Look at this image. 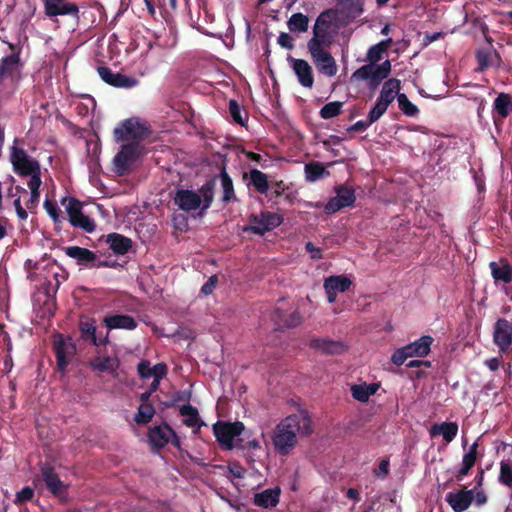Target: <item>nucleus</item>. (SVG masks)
Segmentation results:
<instances>
[{"label": "nucleus", "mask_w": 512, "mask_h": 512, "mask_svg": "<svg viewBox=\"0 0 512 512\" xmlns=\"http://www.w3.org/2000/svg\"><path fill=\"white\" fill-rule=\"evenodd\" d=\"M312 432V421L306 410L299 409L280 421L275 427L272 443L280 455H288L297 444V436L309 435Z\"/></svg>", "instance_id": "f257e3e1"}, {"label": "nucleus", "mask_w": 512, "mask_h": 512, "mask_svg": "<svg viewBox=\"0 0 512 512\" xmlns=\"http://www.w3.org/2000/svg\"><path fill=\"white\" fill-rule=\"evenodd\" d=\"M213 197L214 183L208 181L198 191L178 189L174 196V203L180 210L188 213L197 209L206 211L211 206Z\"/></svg>", "instance_id": "f03ea898"}, {"label": "nucleus", "mask_w": 512, "mask_h": 512, "mask_svg": "<svg viewBox=\"0 0 512 512\" xmlns=\"http://www.w3.org/2000/svg\"><path fill=\"white\" fill-rule=\"evenodd\" d=\"M143 155L144 147L141 143L137 141L123 143L120 150L113 158L114 172L119 176L125 175Z\"/></svg>", "instance_id": "7ed1b4c3"}, {"label": "nucleus", "mask_w": 512, "mask_h": 512, "mask_svg": "<svg viewBox=\"0 0 512 512\" xmlns=\"http://www.w3.org/2000/svg\"><path fill=\"white\" fill-rule=\"evenodd\" d=\"M149 125L145 120L138 117H131L121 122L114 129V136L117 142L137 141L141 143L149 134Z\"/></svg>", "instance_id": "20e7f679"}, {"label": "nucleus", "mask_w": 512, "mask_h": 512, "mask_svg": "<svg viewBox=\"0 0 512 512\" xmlns=\"http://www.w3.org/2000/svg\"><path fill=\"white\" fill-rule=\"evenodd\" d=\"M391 71V63L389 60L381 64L369 63L358 68L351 75L353 81H368L371 88L377 87L382 80L388 77Z\"/></svg>", "instance_id": "39448f33"}, {"label": "nucleus", "mask_w": 512, "mask_h": 512, "mask_svg": "<svg viewBox=\"0 0 512 512\" xmlns=\"http://www.w3.org/2000/svg\"><path fill=\"white\" fill-rule=\"evenodd\" d=\"M62 204L65 206L66 213L69 218L70 224L84 230L87 233H92L95 228V222L82 212V204L75 198H63Z\"/></svg>", "instance_id": "423d86ee"}, {"label": "nucleus", "mask_w": 512, "mask_h": 512, "mask_svg": "<svg viewBox=\"0 0 512 512\" xmlns=\"http://www.w3.org/2000/svg\"><path fill=\"white\" fill-rule=\"evenodd\" d=\"M244 428L242 422H217L213 426V432L219 444L223 448L231 450L235 446L236 437L240 436Z\"/></svg>", "instance_id": "0eeeda50"}, {"label": "nucleus", "mask_w": 512, "mask_h": 512, "mask_svg": "<svg viewBox=\"0 0 512 512\" xmlns=\"http://www.w3.org/2000/svg\"><path fill=\"white\" fill-rule=\"evenodd\" d=\"M282 222L283 218L278 213L262 211L257 215L251 216L250 225L244 230L258 235H264L266 232L278 227Z\"/></svg>", "instance_id": "6e6552de"}, {"label": "nucleus", "mask_w": 512, "mask_h": 512, "mask_svg": "<svg viewBox=\"0 0 512 512\" xmlns=\"http://www.w3.org/2000/svg\"><path fill=\"white\" fill-rule=\"evenodd\" d=\"M54 347L58 369L64 372L76 354V345L71 337L57 334L54 337Z\"/></svg>", "instance_id": "1a4fd4ad"}, {"label": "nucleus", "mask_w": 512, "mask_h": 512, "mask_svg": "<svg viewBox=\"0 0 512 512\" xmlns=\"http://www.w3.org/2000/svg\"><path fill=\"white\" fill-rule=\"evenodd\" d=\"M309 53L321 74L327 77H333L336 75L338 71L337 64L328 51L323 48H318V45L313 42L310 45Z\"/></svg>", "instance_id": "9d476101"}, {"label": "nucleus", "mask_w": 512, "mask_h": 512, "mask_svg": "<svg viewBox=\"0 0 512 512\" xmlns=\"http://www.w3.org/2000/svg\"><path fill=\"white\" fill-rule=\"evenodd\" d=\"M335 192L336 195L331 198L324 207L325 212L328 214L352 206L356 200L355 192L352 188L340 186L336 188Z\"/></svg>", "instance_id": "9b49d317"}, {"label": "nucleus", "mask_w": 512, "mask_h": 512, "mask_svg": "<svg viewBox=\"0 0 512 512\" xmlns=\"http://www.w3.org/2000/svg\"><path fill=\"white\" fill-rule=\"evenodd\" d=\"M148 438L150 444L157 449L163 448L166 444L169 443L171 439L173 440L175 446L178 447L180 445V441L177 438L175 432L167 424H162L151 428L148 433Z\"/></svg>", "instance_id": "f8f14e48"}, {"label": "nucleus", "mask_w": 512, "mask_h": 512, "mask_svg": "<svg viewBox=\"0 0 512 512\" xmlns=\"http://www.w3.org/2000/svg\"><path fill=\"white\" fill-rule=\"evenodd\" d=\"M352 285V281L346 275H334L325 278L324 290L329 303H334L338 293H344Z\"/></svg>", "instance_id": "ddd939ff"}, {"label": "nucleus", "mask_w": 512, "mask_h": 512, "mask_svg": "<svg viewBox=\"0 0 512 512\" xmlns=\"http://www.w3.org/2000/svg\"><path fill=\"white\" fill-rule=\"evenodd\" d=\"M45 15L49 18L57 16H77L78 7L67 0H43Z\"/></svg>", "instance_id": "4468645a"}, {"label": "nucleus", "mask_w": 512, "mask_h": 512, "mask_svg": "<svg viewBox=\"0 0 512 512\" xmlns=\"http://www.w3.org/2000/svg\"><path fill=\"white\" fill-rule=\"evenodd\" d=\"M493 340L501 352H506L512 344V323L498 319L494 326Z\"/></svg>", "instance_id": "2eb2a0df"}, {"label": "nucleus", "mask_w": 512, "mask_h": 512, "mask_svg": "<svg viewBox=\"0 0 512 512\" xmlns=\"http://www.w3.org/2000/svg\"><path fill=\"white\" fill-rule=\"evenodd\" d=\"M98 75L107 84L118 88H132L137 85V80L121 73H114L108 67H99Z\"/></svg>", "instance_id": "dca6fc26"}, {"label": "nucleus", "mask_w": 512, "mask_h": 512, "mask_svg": "<svg viewBox=\"0 0 512 512\" xmlns=\"http://www.w3.org/2000/svg\"><path fill=\"white\" fill-rule=\"evenodd\" d=\"M474 500V489L449 492L445 496V501L454 512H464Z\"/></svg>", "instance_id": "f3484780"}, {"label": "nucleus", "mask_w": 512, "mask_h": 512, "mask_svg": "<svg viewBox=\"0 0 512 512\" xmlns=\"http://www.w3.org/2000/svg\"><path fill=\"white\" fill-rule=\"evenodd\" d=\"M291 67L297 76L299 83L305 88H311L314 83L312 67L306 60L289 58Z\"/></svg>", "instance_id": "a211bd4d"}, {"label": "nucleus", "mask_w": 512, "mask_h": 512, "mask_svg": "<svg viewBox=\"0 0 512 512\" xmlns=\"http://www.w3.org/2000/svg\"><path fill=\"white\" fill-rule=\"evenodd\" d=\"M65 254L75 260L77 265L84 267L94 266L96 254L91 250L79 246H68L64 248Z\"/></svg>", "instance_id": "6ab92c4d"}, {"label": "nucleus", "mask_w": 512, "mask_h": 512, "mask_svg": "<svg viewBox=\"0 0 512 512\" xmlns=\"http://www.w3.org/2000/svg\"><path fill=\"white\" fill-rule=\"evenodd\" d=\"M458 424L456 422L435 423L429 429V435L434 438L442 436L446 444L451 443L458 434Z\"/></svg>", "instance_id": "aec40b11"}, {"label": "nucleus", "mask_w": 512, "mask_h": 512, "mask_svg": "<svg viewBox=\"0 0 512 512\" xmlns=\"http://www.w3.org/2000/svg\"><path fill=\"white\" fill-rule=\"evenodd\" d=\"M41 471L43 480L49 491L55 496L62 497L66 492L67 486L60 480L53 468L43 467Z\"/></svg>", "instance_id": "412c9836"}, {"label": "nucleus", "mask_w": 512, "mask_h": 512, "mask_svg": "<svg viewBox=\"0 0 512 512\" xmlns=\"http://www.w3.org/2000/svg\"><path fill=\"white\" fill-rule=\"evenodd\" d=\"M103 323L109 330L123 329V330H134L138 324L136 320L129 315L116 314L109 315L103 319Z\"/></svg>", "instance_id": "4be33fe9"}, {"label": "nucleus", "mask_w": 512, "mask_h": 512, "mask_svg": "<svg viewBox=\"0 0 512 512\" xmlns=\"http://www.w3.org/2000/svg\"><path fill=\"white\" fill-rule=\"evenodd\" d=\"M280 493L279 487L265 489L254 495V504L265 509L273 508L279 503Z\"/></svg>", "instance_id": "5701e85b"}, {"label": "nucleus", "mask_w": 512, "mask_h": 512, "mask_svg": "<svg viewBox=\"0 0 512 512\" xmlns=\"http://www.w3.org/2000/svg\"><path fill=\"white\" fill-rule=\"evenodd\" d=\"M399 91H400V81L395 78L388 79L382 85V88L380 90L377 100L389 107V105L400 94Z\"/></svg>", "instance_id": "b1692460"}, {"label": "nucleus", "mask_w": 512, "mask_h": 512, "mask_svg": "<svg viewBox=\"0 0 512 512\" xmlns=\"http://www.w3.org/2000/svg\"><path fill=\"white\" fill-rule=\"evenodd\" d=\"M11 161L17 173L23 176L32 175V161L28 159L23 150L14 148L11 154Z\"/></svg>", "instance_id": "393cba45"}, {"label": "nucleus", "mask_w": 512, "mask_h": 512, "mask_svg": "<svg viewBox=\"0 0 512 512\" xmlns=\"http://www.w3.org/2000/svg\"><path fill=\"white\" fill-rule=\"evenodd\" d=\"M433 338L430 335H423L419 339L406 345L412 357H424L429 354Z\"/></svg>", "instance_id": "a878e982"}, {"label": "nucleus", "mask_w": 512, "mask_h": 512, "mask_svg": "<svg viewBox=\"0 0 512 512\" xmlns=\"http://www.w3.org/2000/svg\"><path fill=\"white\" fill-rule=\"evenodd\" d=\"M326 16L325 13H322L316 19V22L313 27V37L308 41V50H310V45L314 42L318 45V48H323L322 45L325 43L327 37V22L324 20Z\"/></svg>", "instance_id": "bb28decb"}, {"label": "nucleus", "mask_w": 512, "mask_h": 512, "mask_svg": "<svg viewBox=\"0 0 512 512\" xmlns=\"http://www.w3.org/2000/svg\"><path fill=\"white\" fill-rule=\"evenodd\" d=\"M311 346L327 354H340L345 350V346L342 342L324 338L313 339Z\"/></svg>", "instance_id": "cd10ccee"}, {"label": "nucleus", "mask_w": 512, "mask_h": 512, "mask_svg": "<svg viewBox=\"0 0 512 512\" xmlns=\"http://www.w3.org/2000/svg\"><path fill=\"white\" fill-rule=\"evenodd\" d=\"M379 389L377 383H361L351 387L352 397L359 402H367Z\"/></svg>", "instance_id": "c85d7f7f"}, {"label": "nucleus", "mask_w": 512, "mask_h": 512, "mask_svg": "<svg viewBox=\"0 0 512 512\" xmlns=\"http://www.w3.org/2000/svg\"><path fill=\"white\" fill-rule=\"evenodd\" d=\"M80 331L84 338H89L93 342L94 345L99 346L103 345L107 342L108 335L104 338H99L96 335V326L95 321L90 318H85L80 321L79 324Z\"/></svg>", "instance_id": "c756f323"}, {"label": "nucleus", "mask_w": 512, "mask_h": 512, "mask_svg": "<svg viewBox=\"0 0 512 512\" xmlns=\"http://www.w3.org/2000/svg\"><path fill=\"white\" fill-rule=\"evenodd\" d=\"M512 112V98L507 93H500L493 102V113L501 119L507 118Z\"/></svg>", "instance_id": "7c9ffc66"}, {"label": "nucleus", "mask_w": 512, "mask_h": 512, "mask_svg": "<svg viewBox=\"0 0 512 512\" xmlns=\"http://www.w3.org/2000/svg\"><path fill=\"white\" fill-rule=\"evenodd\" d=\"M180 414L184 417V424L190 428L199 430L204 423L199 417L198 410L190 404L180 407Z\"/></svg>", "instance_id": "2f4dec72"}, {"label": "nucleus", "mask_w": 512, "mask_h": 512, "mask_svg": "<svg viewBox=\"0 0 512 512\" xmlns=\"http://www.w3.org/2000/svg\"><path fill=\"white\" fill-rule=\"evenodd\" d=\"M107 243L109 247L119 255H124L132 246V241L117 233H112L107 236Z\"/></svg>", "instance_id": "473e14b6"}, {"label": "nucleus", "mask_w": 512, "mask_h": 512, "mask_svg": "<svg viewBox=\"0 0 512 512\" xmlns=\"http://www.w3.org/2000/svg\"><path fill=\"white\" fill-rule=\"evenodd\" d=\"M489 267L495 282L507 284L512 281V267L508 263H502L499 265L492 261L490 262Z\"/></svg>", "instance_id": "72a5a7b5"}, {"label": "nucleus", "mask_w": 512, "mask_h": 512, "mask_svg": "<svg viewBox=\"0 0 512 512\" xmlns=\"http://www.w3.org/2000/svg\"><path fill=\"white\" fill-rule=\"evenodd\" d=\"M248 184L252 185L260 194H266L269 190L268 177L258 169H251L248 175Z\"/></svg>", "instance_id": "f704fd0d"}, {"label": "nucleus", "mask_w": 512, "mask_h": 512, "mask_svg": "<svg viewBox=\"0 0 512 512\" xmlns=\"http://www.w3.org/2000/svg\"><path fill=\"white\" fill-rule=\"evenodd\" d=\"M338 8L347 17L356 18L363 12L364 0H338Z\"/></svg>", "instance_id": "c9c22d12"}, {"label": "nucleus", "mask_w": 512, "mask_h": 512, "mask_svg": "<svg viewBox=\"0 0 512 512\" xmlns=\"http://www.w3.org/2000/svg\"><path fill=\"white\" fill-rule=\"evenodd\" d=\"M287 26L292 33H304L308 30L309 19L306 15L298 12L291 15L287 21Z\"/></svg>", "instance_id": "e433bc0d"}, {"label": "nucleus", "mask_w": 512, "mask_h": 512, "mask_svg": "<svg viewBox=\"0 0 512 512\" xmlns=\"http://www.w3.org/2000/svg\"><path fill=\"white\" fill-rule=\"evenodd\" d=\"M221 187L223 190L222 201L230 202L235 199L234 186L231 177L226 171L220 173Z\"/></svg>", "instance_id": "4c0bfd02"}, {"label": "nucleus", "mask_w": 512, "mask_h": 512, "mask_svg": "<svg viewBox=\"0 0 512 512\" xmlns=\"http://www.w3.org/2000/svg\"><path fill=\"white\" fill-rule=\"evenodd\" d=\"M326 175H329V172L320 163L305 165V178L308 182H315Z\"/></svg>", "instance_id": "58836bf2"}, {"label": "nucleus", "mask_w": 512, "mask_h": 512, "mask_svg": "<svg viewBox=\"0 0 512 512\" xmlns=\"http://www.w3.org/2000/svg\"><path fill=\"white\" fill-rule=\"evenodd\" d=\"M397 102L399 109L404 115L409 117H416L419 114L418 107L408 99L406 94H399L397 97Z\"/></svg>", "instance_id": "ea45409f"}, {"label": "nucleus", "mask_w": 512, "mask_h": 512, "mask_svg": "<svg viewBox=\"0 0 512 512\" xmlns=\"http://www.w3.org/2000/svg\"><path fill=\"white\" fill-rule=\"evenodd\" d=\"M154 413L155 409L150 403H142L138 407V411L134 416V420L138 424H147L153 418Z\"/></svg>", "instance_id": "a19ab883"}, {"label": "nucleus", "mask_w": 512, "mask_h": 512, "mask_svg": "<svg viewBox=\"0 0 512 512\" xmlns=\"http://www.w3.org/2000/svg\"><path fill=\"white\" fill-rule=\"evenodd\" d=\"M343 107V102L332 101L325 104L320 110V116L322 119L328 120L338 116Z\"/></svg>", "instance_id": "79ce46f5"}, {"label": "nucleus", "mask_w": 512, "mask_h": 512, "mask_svg": "<svg viewBox=\"0 0 512 512\" xmlns=\"http://www.w3.org/2000/svg\"><path fill=\"white\" fill-rule=\"evenodd\" d=\"M18 62V53L13 52L11 55L4 57L0 65V79H2L5 75L15 70L18 65Z\"/></svg>", "instance_id": "37998d69"}, {"label": "nucleus", "mask_w": 512, "mask_h": 512, "mask_svg": "<svg viewBox=\"0 0 512 512\" xmlns=\"http://www.w3.org/2000/svg\"><path fill=\"white\" fill-rule=\"evenodd\" d=\"M159 367H166V365L163 363H158L154 366H151L150 362L142 360L138 363L137 370L142 378H151L156 376L158 372H160L158 370Z\"/></svg>", "instance_id": "c03bdc74"}, {"label": "nucleus", "mask_w": 512, "mask_h": 512, "mask_svg": "<svg viewBox=\"0 0 512 512\" xmlns=\"http://www.w3.org/2000/svg\"><path fill=\"white\" fill-rule=\"evenodd\" d=\"M499 482L509 488L512 487V465L508 461L500 462Z\"/></svg>", "instance_id": "a18cd8bd"}, {"label": "nucleus", "mask_w": 512, "mask_h": 512, "mask_svg": "<svg viewBox=\"0 0 512 512\" xmlns=\"http://www.w3.org/2000/svg\"><path fill=\"white\" fill-rule=\"evenodd\" d=\"M388 106L376 100L374 106L370 109L368 113V120L371 124L377 122L387 111Z\"/></svg>", "instance_id": "49530a36"}, {"label": "nucleus", "mask_w": 512, "mask_h": 512, "mask_svg": "<svg viewBox=\"0 0 512 512\" xmlns=\"http://www.w3.org/2000/svg\"><path fill=\"white\" fill-rule=\"evenodd\" d=\"M388 106L376 100L374 106L370 109L368 113V120L371 124L377 122L387 111Z\"/></svg>", "instance_id": "de8ad7c7"}, {"label": "nucleus", "mask_w": 512, "mask_h": 512, "mask_svg": "<svg viewBox=\"0 0 512 512\" xmlns=\"http://www.w3.org/2000/svg\"><path fill=\"white\" fill-rule=\"evenodd\" d=\"M92 367L98 371H112L115 368V361L110 357H98L93 360Z\"/></svg>", "instance_id": "09e8293b"}, {"label": "nucleus", "mask_w": 512, "mask_h": 512, "mask_svg": "<svg viewBox=\"0 0 512 512\" xmlns=\"http://www.w3.org/2000/svg\"><path fill=\"white\" fill-rule=\"evenodd\" d=\"M412 357L410 352L408 351L406 345L397 349L393 354H392V357H391V361L397 365V366H401L402 364L405 363V361Z\"/></svg>", "instance_id": "8fccbe9b"}, {"label": "nucleus", "mask_w": 512, "mask_h": 512, "mask_svg": "<svg viewBox=\"0 0 512 512\" xmlns=\"http://www.w3.org/2000/svg\"><path fill=\"white\" fill-rule=\"evenodd\" d=\"M32 500V487L25 486L19 492H17L14 503L18 506Z\"/></svg>", "instance_id": "3c124183"}, {"label": "nucleus", "mask_w": 512, "mask_h": 512, "mask_svg": "<svg viewBox=\"0 0 512 512\" xmlns=\"http://www.w3.org/2000/svg\"><path fill=\"white\" fill-rule=\"evenodd\" d=\"M384 51L376 44L371 46L367 52V59L370 63L377 64L381 60Z\"/></svg>", "instance_id": "603ef678"}, {"label": "nucleus", "mask_w": 512, "mask_h": 512, "mask_svg": "<svg viewBox=\"0 0 512 512\" xmlns=\"http://www.w3.org/2000/svg\"><path fill=\"white\" fill-rule=\"evenodd\" d=\"M229 110L233 120L239 124H243L242 111L240 106L235 100H230Z\"/></svg>", "instance_id": "864d4df0"}, {"label": "nucleus", "mask_w": 512, "mask_h": 512, "mask_svg": "<svg viewBox=\"0 0 512 512\" xmlns=\"http://www.w3.org/2000/svg\"><path fill=\"white\" fill-rule=\"evenodd\" d=\"M478 441H475L463 455V462L475 464L477 459Z\"/></svg>", "instance_id": "5fc2aeb1"}, {"label": "nucleus", "mask_w": 512, "mask_h": 512, "mask_svg": "<svg viewBox=\"0 0 512 512\" xmlns=\"http://www.w3.org/2000/svg\"><path fill=\"white\" fill-rule=\"evenodd\" d=\"M44 208H45L46 212L49 214V216L55 222H57L59 220L58 208L54 202L50 201L49 199H46L44 202Z\"/></svg>", "instance_id": "6e6d98bb"}, {"label": "nucleus", "mask_w": 512, "mask_h": 512, "mask_svg": "<svg viewBox=\"0 0 512 512\" xmlns=\"http://www.w3.org/2000/svg\"><path fill=\"white\" fill-rule=\"evenodd\" d=\"M158 370H159L160 372H158V374H157L156 376L152 377V378H153V381H152V383H151V385H150V388H149V390H150L152 393H153V392H155V391L158 389V387H159V385H160V381H161V379H162V378L166 375V373H167V367H159V368H158Z\"/></svg>", "instance_id": "4d7b16f0"}, {"label": "nucleus", "mask_w": 512, "mask_h": 512, "mask_svg": "<svg viewBox=\"0 0 512 512\" xmlns=\"http://www.w3.org/2000/svg\"><path fill=\"white\" fill-rule=\"evenodd\" d=\"M41 185V171L38 162L34 161V200L38 197V189Z\"/></svg>", "instance_id": "13d9d810"}, {"label": "nucleus", "mask_w": 512, "mask_h": 512, "mask_svg": "<svg viewBox=\"0 0 512 512\" xmlns=\"http://www.w3.org/2000/svg\"><path fill=\"white\" fill-rule=\"evenodd\" d=\"M278 44L286 49H292L294 47L293 40L288 33L282 32L277 38Z\"/></svg>", "instance_id": "bf43d9fd"}, {"label": "nucleus", "mask_w": 512, "mask_h": 512, "mask_svg": "<svg viewBox=\"0 0 512 512\" xmlns=\"http://www.w3.org/2000/svg\"><path fill=\"white\" fill-rule=\"evenodd\" d=\"M301 320L302 318L300 313L298 311H294L286 320H284V325L289 328L296 327L301 323Z\"/></svg>", "instance_id": "052dcab7"}, {"label": "nucleus", "mask_w": 512, "mask_h": 512, "mask_svg": "<svg viewBox=\"0 0 512 512\" xmlns=\"http://www.w3.org/2000/svg\"><path fill=\"white\" fill-rule=\"evenodd\" d=\"M217 284V277L211 276L208 281L202 286L201 292L205 295H209L213 292Z\"/></svg>", "instance_id": "680f3d73"}, {"label": "nucleus", "mask_w": 512, "mask_h": 512, "mask_svg": "<svg viewBox=\"0 0 512 512\" xmlns=\"http://www.w3.org/2000/svg\"><path fill=\"white\" fill-rule=\"evenodd\" d=\"M305 247L312 259L319 260L322 258L321 248L314 246L312 242H307Z\"/></svg>", "instance_id": "e2e57ef3"}, {"label": "nucleus", "mask_w": 512, "mask_h": 512, "mask_svg": "<svg viewBox=\"0 0 512 512\" xmlns=\"http://www.w3.org/2000/svg\"><path fill=\"white\" fill-rule=\"evenodd\" d=\"M376 476L384 478L389 473V461L382 460L377 469H375Z\"/></svg>", "instance_id": "0e129e2a"}, {"label": "nucleus", "mask_w": 512, "mask_h": 512, "mask_svg": "<svg viewBox=\"0 0 512 512\" xmlns=\"http://www.w3.org/2000/svg\"><path fill=\"white\" fill-rule=\"evenodd\" d=\"M372 124L370 123V121L368 120V118L366 120H359L357 121L356 123H354L348 130L349 131H359V132H363L365 131L369 126H371Z\"/></svg>", "instance_id": "69168bd1"}, {"label": "nucleus", "mask_w": 512, "mask_h": 512, "mask_svg": "<svg viewBox=\"0 0 512 512\" xmlns=\"http://www.w3.org/2000/svg\"><path fill=\"white\" fill-rule=\"evenodd\" d=\"M474 466V464L470 463V462H461V465H460V468L458 470V474H457V479L458 480H462L463 477H465L466 475H468L469 471L471 470V468Z\"/></svg>", "instance_id": "338daca9"}, {"label": "nucleus", "mask_w": 512, "mask_h": 512, "mask_svg": "<svg viewBox=\"0 0 512 512\" xmlns=\"http://www.w3.org/2000/svg\"><path fill=\"white\" fill-rule=\"evenodd\" d=\"M474 466V464L470 463V462H461V465H460V468L458 470V474H457V479L458 480H462L463 477H465L466 475H468L469 471L471 470V468Z\"/></svg>", "instance_id": "774afa93"}]
</instances>
